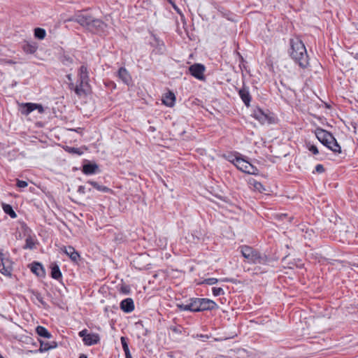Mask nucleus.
I'll use <instances>...</instances> for the list:
<instances>
[{"instance_id": "ea45409f", "label": "nucleus", "mask_w": 358, "mask_h": 358, "mask_svg": "<svg viewBox=\"0 0 358 358\" xmlns=\"http://www.w3.org/2000/svg\"><path fill=\"white\" fill-rule=\"evenodd\" d=\"M309 150L313 152L314 155H317L319 153L318 149L315 145H311L309 148Z\"/></svg>"}, {"instance_id": "ddd939ff", "label": "nucleus", "mask_w": 358, "mask_h": 358, "mask_svg": "<svg viewBox=\"0 0 358 358\" xmlns=\"http://www.w3.org/2000/svg\"><path fill=\"white\" fill-rule=\"evenodd\" d=\"M120 308L125 313H130L134 309V304L132 299L127 298L120 303Z\"/></svg>"}, {"instance_id": "9d476101", "label": "nucleus", "mask_w": 358, "mask_h": 358, "mask_svg": "<svg viewBox=\"0 0 358 358\" xmlns=\"http://www.w3.org/2000/svg\"><path fill=\"white\" fill-rule=\"evenodd\" d=\"M62 251L69 257L73 262H78L80 259L79 253L72 246H66L62 248Z\"/></svg>"}, {"instance_id": "5701e85b", "label": "nucleus", "mask_w": 358, "mask_h": 358, "mask_svg": "<svg viewBox=\"0 0 358 358\" xmlns=\"http://www.w3.org/2000/svg\"><path fill=\"white\" fill-rule=\"evenodd\" d=\"M2 208L5 213L10 215L12 218H15L17 217V214L13 210V207L10 204L2 203Z\"/></svg>"}, {"instance_id": "2eb2a0df", "label": "nucleus", "mask_w": 358, "mask_h": 358, "mask_svg": "<svg viewBox=\"0 0 358 358\" xmlns=\"http://www.w3.org/2000/svg\"><path fill=\"white\" fill-rule=\"evenodd\" d=\"M117 75L120 79L127 85H129L131 82V77L128 71L124 67H121L117 71Z\"/></svg>"}, {"instance_id": "9b49d317", "label": "nucleus", "mask_w": 358, "mask_h": 358, "mask_svg": "<svg viewBox=\"0 0 358 358\" xmlns=\"http://www.w3.org/2000/svg\"><path fill=\"white\" fill-rule=\"evenodd\" d=\"M217 308V304L213 300L208 299H201V311L213 310Z\"/></svg>"}, {"instance_id": "37998d69", "label": "nucleus", "mask_w": 358, "mask_h": 358, "mask_svg": "<svg viewBox=\"0 0 358 358\" xmlns=\"http://www.w3.org/2000/svg\"><path fill=\"white\" fill-rule=\"evenodd\" d=\"M197 336L200 337L201 338H202L203 341H205V339H208L209 338V336H208V335H203V334L198 335Z\"/></svg>"}, {"instance_id": "f03ea898", "label": "nucleus", "mask_w": 358, "mask_h": 358, "mask_svg": "<svg viewBox=\"0 0 358 358\" xmlns=\"http://www.w3.org/2000/svg\"><path fill=\"white\" fill-rule=\"evenodd\" d=\"M290 49L289 50L291 57L299 64L301 68H306L308 62V56L303 42L298 38H291L289 41Z\"/></svg>"}, {"instance_id": "473e14b6", "label": "nucleus", "mask_w": 358, "mask_h": 358, "mask_svg": "<svg viewBox=\"0 0 358 358\" xmlns=\"http://www.w3.org/2000/svg\"><path fill=\"white\" fill-rule=\"evenodd\" d=\"M177 307H178L180 310H189V311H191V308H190V305H189V303L186 304V305H184V304H182V303H178V304H177Z\"/></svg>"}, {"instance_id": "6e6552de", "label": "nucleus", "mask_w": 358, "mask_h": 358, "mask_svg": "<svg viewBox=\"0 0 358 358\" xmlns=\"http://www.w3.org/2000/svg\"><path fill=\"white\" fill-rule=\"evenodd\" d=\"M22 113L29 115L32 111L37 110L38 113L42 114L44 112L43 106L41 104L34 103H26L22 105Z\"/></svg>"}, {"instance_id": "09e8293b", "label": "nucleus", "mask_w": 358, "mask_h": 358, "mask_svg": "<svg viewBox=\"0 0 358 358\" xmlns=\"http://www.w3.org/2000/svg\"><path fill=\"white\" fill-rule=\"evenodd\" d=\"M236 157V156H235V157L229 156L228 159L230 162V160H233Z\"/></svg>"}, {"instance_id": "3c124183", "label": "nucleus", "mask_w": 358, "mask_h": 358, "mask_svg": "<svg viewBox=\"0 0 358 358\" xmlns=\"http://www.w3.org/2000/svg\"><path fill=\"white\" fill-rule=\"evenodd\" d=\"M222 281H224V282H229V281H230V280H229V279H227V278H225V279L222 280Z\"/></svg>"}, {"instance_id": "5fc2aeb1", "label": "nucleus", "mask_w": 358, "mask_h": 358, "mask_svg": "<svg viewBox=\"0 0 358 358\" xmlns=\"http://www.w3.org/2000/svg\"><path fill=\"white\" fill-rule=\"evenodd\" d=\"M169 2H171V0H167Z\"/></svg>"}, {"instance_id": "4468645a", "label": "nucleus", "mask_w": 358, "mask_h": 358, "mask_svg": "<svg viewBox=\"0 0 358 358\" xmlns=\"http://www.w3.org/2000/svg\"><path fill=\"white\" fill-rule=\"evenodd\" d=\"M82 171L86 175L94 174L99 171V166L96 163L88 162L83 164Z\"/></svg>"}, {"instance_id": "39448f33", "label": "nucleus", "mask_w": 358, "mask_h": 358, "mask_svg": "<svg viewBox=\"0 0 358 358\" xmlns=\"http://www.w3.org/2000/svg\"><path fill=\"white\" fill-rule=\"evenodd\" d=\"M242 255L251 264H264L266 256H262L258 251L253 250L251 247L244 245L241 247Z\"/></svg>"}, {"instance_id": "e433bc0d", "label": "nucleus", "mask_w": 358, "mask_h": 358, "mask_svg": "<svg viewBox=\"0 0 358 358\" xmlns=\"http://www.w3.org/2000/svg\"><path fill=\"white\" fill-rule=\"evenodd\" d=\"M28 185V183L26 181L17 180V186L20 188L26 187Z\"/></svg>"}, {"instance_id": "72a5a7b5", "label": "nucleus", "mask_w": 358, "mask_h": 358, "mask_svg": "<svg viewBox=\"0 0 358 358\" xmlns=\"http://www.w3.org/2000/svg\"><path fill=\"white\" fill-rule=\"evenodd\" d=\"M37 334L41 336L45 337V327L42 326H38L36 327Z\"/></svg>"}, {"instance_id": "de8ad7c7", "label": "nucleus", "mask_w": 358, "mask_h": 358, "mask_svg": "<svg viewBox=\"0 0 358 358\" xmlns=\"http://www.w3.org/2000/svg\"><path fill=\"white\" fill-rule=\"evenodd\" d=\"M79 358H87V355L85 354H81L79 357Z\"/></svg>"}, {"instance_id": "cd10ccee", "label": "nucleus", "mask_w": 358, "mask_h": 358, "mask_svg": "<svg viewBox=\"0 0 358 358\" xmlns=\"http://www.w3.org/2000/svg\"><path fill=\"white\" fill-rule=\"evenodd\" d=\"M212 292L214 296H220L224 294L223 289L221 287H213Z\"/></svg>"}, {"instance_id": "1a4fd4ad", "label": "nucleus", "mask_w": 358, "mask_h": 358, "mask_svg": "<svg viewBox=\"0 0 358 358\" xmlns=\"http://www.w3.org/2000/svg\"><path fill=\"white\" fill-rule=\"evenodd\" d=\"M31 271L38 277L43 276L45 273L43 266L38 262H33L28 265Z\"/></svg>"}, {"instance_id": "0eeeda50", "label": "nucleus", "mask_w": 358, "mask_h": 358, "mask_svg": "<svg viewBox=\"0 0 358 358\" xmlns=\"http://www.w3.org/2000/svg\"><path fill=\"white\" fill-rule=\"evenodd\" d=\"M189 71L191 75L194 78L201 80H203L205 79L203 75L205 71V66L203 64H194L189 66Z\"/></svg>"}, {"instance_id": "f3484780", "label": "nucleus", "mask_w": 358, "mask_h": 358, "mask_svg": "<svg viewBox=\"0 0 358 358\" xmlns=\"http://www.w3.org/2000/svg\"><path fill=\"white\" fill-rule=\"evenodd\" d=\"M100 341V337L98 334H90L83 342L86 345H92L97 344Z\"/></svg>"}, {"instance_id": "a18cd8bd", "label": "nucleus", "mask_w": 358, "mask_h": 358, "mask_svg": "<svg viewBox=\"0 0 358 358\" xmlns=\"http://www.w3.org/2000/svg\"><path fill=\"white\" fill-rule=\"evenodd\" d=\"M169 3H171L173 6V8L177 10L178 9V8L177 7V6L176 5V3L172 1L171 0V2H169Z\"/></svg>"}, {"instance_id": "58836bf2", "label": "nucleus", "mask_w": 358, "mask_h": 358, "mask_svg": "<svg viewBox=\"0 0 358 358\" xmlns=\"http://www.w3.org/2000/svg\"><path fill=\"white\" fill-rule=\"evenodd\" d=\"M315 171L317 173H323L324 171V168L323 165L317 164L315 166Z\"/></svg>"}, {"instance_id": "aec40b11", "label": "nucleus", "mask_w": 358, "mask_h": 358, "mask_svg": "<svg viewBox=\"0 0 358 358\" xmlns=\"http://www.w3.org/2000/svg\"><path fill=\"white\" fill-rule=\"evenodd\" d=\"M176 96L173 92H169L166 94L165 96L162 99V102L164 105L171 107L174 105Z\"/></svg>"}, {"instance_id": "f704fd0d", "label": "nucleus", "mask_w": 358, "mask_h": 358, "mask_svg": "<svg viewBox=\"0 0 358 358\" xmlns=\"http://www.w3.org/2000/svg\"><path fill=\"white\" fill-rule=\"evenodd\" d=\"M90 334L88 333V331L87 329H85L82 331H80L79 333H78V335L80 337L83 338V339H85L87 336L89 335Z\"/></svg>"}, {"instance_id": "603ef678", "label": "nucleus", "mask_w": 358, "mask_h": 358, "mask_svg": "<svg viewBox=\"0 0 358 358\" xmlns=\"http://www.w3.org/2000/svg\"><path fill=\"white\" fill-rule=\"evenodd\" d=\"M292 219H293V217H290L289 218V222H291Z\"/></svg>"}, {"instance_id": "412c9836", "label": "nucleus", "mask_w": 358, "mask_h": 358, "mask_svg": "<svg viewBox=\"0 0 358 358\" xmlns=\"http://www.w3.org/2000/svg\"><path fill=\"white\" fill-rule=\"evenodd\" d=\"M191 311L199 312L201 311V298H194L190 299Z\"/></svg>"}, {"instance_id": "c9c22d12", "label": "nucleus", "mask_w": 358, "mask_h": 358, "mask_svg": "<svg viewBox=\"0 0 358 358\" xmlns=\"http://www.w3.org/2000/svg\"><path fill=\"white\" fill-rule=\"evenodd\" d=\"M57 346V344L56 342L53 341L52 343H49L48 342H46V348H45V350L46 351L50 350V349H53V348H55Z\"/></svg>"}, {"instance_id": "c03bdc74", "label": "nucleus", "mask_w": 358, "mask_h": 358, "mask_svg": "<svg viewBox=\"0 0 358 358\" xmlns=\"http://www.w3.org/2000/svg\"><path fill=\"white\" fill-rule=\"evenodd\" d=\"M124 354L126 358H132L129 350L124 352Z\"/></svg>"}, {"instance_id": "dca6fc26", "label": "nucleus", "mask_w": 358, "mask_h": 358, "mask_svg": "<svg viewBox=\"0 0 358 358\" xmlns=\"http://www.w3.org/2000/svg\"><path fill=\"white\" fill-rule=\"evenodd\" d=\"M238 94L245 106H249L251 101V96L248 90L243 87L238 91Z\"/></svg>"}, {"instance_id": "a211bd4d", "label": "nucleus", "mask_w": 358, "mask_h": 358, "mask_svg": "<svg viewBox=\"0 0 358 358\" xmlns=\"http://www.w3.org/2000/svg\"><path fill=\"white\" fill-rule=\"evenodd\" d=\"M253 117L262 124L265 123L268 119V115L260 108L254 111Z\"/></svg>"}, {"instance_id": "f8f14e48", "label": "nucleus", "mask_w": 358, "mask_h": 358, "mask_svg": "<svg viewBox=\"0 0 358 358\" xmlns=\"http://www.w3.org/2000/svg\"><path fill=\"white\" fill-rule=\"evenodd\" d=\"M50 275L52 278L59 280L62 278V274L60 271L59 265L55 263L52 262L50 264Z\"/></svg>"}, {"instance_id": "a19ab883", "label": "nucleus", "mask_w": 358, "mask_h": 358, "mask_svg": "<svg viewBox=\"0 0 358 358\" xmlns=\"http://www.w3.org/2000/svg\"><path fill=\"white\" fill-rule=\"evenodd\" d=\"M287 215L285 214V213H280V214H276L275 215V217L278 220H284L285 217H287Z\"/></svg>"}, {"instance_id": "f257e3e1", "label": "nucleus", "mask_w": 358, "mask_h": 358, "mask_svg": "<svg viewBox=\"0 0 358 358\" xmlns=\"http://www.w3.org/2000/svg\"><path fill=\"white\" fill-rule=\"evenodd\" d=\"M69 22H76L90 31L99 34L104 32L107 27V24L101 20L81 12L76 13L73 17L64 20L65 23Z\"/></svg>"}, {"instance_id": "c756f323", "label": "nucleus", "mask_w": 358, "mask_h": 358, "mask_svg": "<svg viewBox=\"0 0 358 358\" xmlns=\"http://www.w3.org/2000/svg\"><path fill=\"white\" fill-rule=\"evenodd\" d=\"M217 282H218V280L217 278H210L205 279L203 281V283L211 285H214V284L217 283Z\"/></svg>"}, {"instance_id": "79ce46f5", "label": "nucleus", "mask_w": 358, "mask_h": 358, "mask_svg": "<svg viewBox=\"0 0 358 358\" xmlns=\"http://www.w3.org/2000/svg\"><path fill=\"white\" fill-rule=\"evenodd\" d=\"M78 192L80 194H85V187L84 186H79L78 189Z\"/></svg>"}, {"instance_id": "7c9ffc66", "label": "nucleus", "mask_w": 358, "mask_h": 358, "mask_svg": "<svg viewBox=\"0 0 358 358\" xmlns=\"http://www.w3.org/2000/svg\"><path fill=\"white\" fill-rule=\"evenodd\" d=\"M0 272L4 275L10 276L11 275L10 270L9 268L6 267L4 265H3V267L0 268Z\"/></svg>"}, {"instance_id": "393cba45", "label": "nucleus", "mask_w": 358, "mask_h": 358, "mask_svg": "<svg viewBox=\"0 0 358 358\" xmlns=\"http://www.w3.org/2000/svg\"><path fill=\"white\" fill-rule=\"evenodd\" d=\"M34 36L38 39L45 38V29L42 28H36L34 29Z\"/></svg>"}, {"instance_id": "423d86ee", "label": "nucleus", "mask_w": 358, "mask_h": 358, "mask_svg": "<svg viewBox=\"0 0 358 358\" xmlns=\"http://www.w3.org/2000/svg\"><path fill=\"white\" fill-rule=\"evenodd\" d=\"M239 170L242 171L244 173L248 174L256 175L258 173V169L257 167L254 166L248 161L241 158L239 157H236L233 160H230Z\"/></svg>"}, {"instance_id": "6e6d98bb", "label": "nucleus", "mask_w": 358, "mask_h": 358, "mask_svg": "<svg viewBox=\"0 0 358 358\" xmlns=\"http://www.w3.org/2000/svg\"><path fill=\"white\" fill-rule=\"evenodd\" d=\"M0 358H3V357L1 356Z\"/></svg>"}, {"instance_id": "4be33fe9", "label": "nucleus", "mask_w": 358, "mask_h": 358, "mask_svg": "<svg viewBox=\"0 0 358 358\" xmlns=\"http://www.w3.org/2000/svg\"><path fill=\"white\" fill-rule=\"evenodd\" d=\"M31 300L34 301V303L38 305L44 304L43 297L42 294L37 291H32Z\"/></svg>"}, {"instance_id": "6ab92c4d", "label": "nucleus", "mask_w": 358, "mask_h": 358, "mask_svg": "<svg viewBox=\"0 0 358 358\" xmlns=\"http://www.w3.org/2000/svg\"><path fill=\"white\" fill-rule=\"evenodd\" d=\"M38 48L37 43L33 41H25L22 45L23 50L27 53H34Z\"/></svg>"}, {"instance_id": "864d4df0", "label": "nucleus", "mask_w": 358, "mask_h": 358, "mask_svg": "<svg viewBox=\"0 0 358 358\" xmlns=\"http://www.w3.org/2000/svg\"><path fill=\"white\" fill-rule=\"evenodd\" d=\"M179 14H180L179 8L176 10Z\"/></svg>"}, {"instance_id": "20e7f679", "label": "nucleus", "mask_w": 358, "mask_h": 358, "mask_svg": "<svg viewBox=\"0 0 358 358\" xmlns=\"http://www.w3.org/2000/svg\"><path fill=\"white\" fill-rule=\"evenodd\" d=\"M89 73L87 68L85 65H82L79 69V85L75 87V92L79 95L86 94L89 88Z\"/></svg>"}, {"instance_id": "a878e982", "label": "nucleus", "mask_w": 358, "mask_h": 358, "mask_svg": "<svg viewBox=\"0 0 358 358\" xmlns=\"http://www.w3.org/2000/svg\"><path fill=\"white\" fill-rule=\"evenodd\" d=\"M64 150L71 154H76L78 155H81L83 154V152L79 148H77L66 146L64 148Z\"/></svg>"}, {"instance_id": "49530a36", "label": "nucleus", "mask_w": 358, "mask_h": 358, "mask_svg": "<svg viewBox=\"0 0 358 358\" xmlns=\"http://www.w3.org/2000/svg\"><path fill=\"white\" fill-rule=\"evenodd\" d=\"M52 337L50 333L46 330V338H50Z\"/></svg>"}, {"instance_id": "bb28decb", "label": "nucleus", "mask_w": 358, "mask_h": 358, "mask_svg": "<svg viewBox=\"0 0 358 358\" xmlns=\"http://www.w3.org/2000/svg\"><path fill=\"white\" fill-rule=\"evenodd\" d=\"M35 243L33 238L30 236L26 238V243L23 246L24 249H33L34 248Z\"/></svg>"}, {"instance_id": "c85d7f7f", "label": "nucleus", "mask_w": 358, "mask_h": 358, "mask_svg": "<svg viewBox=\"0 0 358 358\" xmlns=\"http://www.w3.org/2000/svg\"><path fill=\"white\" fill-rule=\"evenodd\" d=\"M127 340V338H125L124 336H122L120 338V341H121V343H122L124 352L129 350Z\"/></svg>"}, {"instance_id": "4c0bfd02", "label": "nucleus", "mask_w": 358, "mask_h": 358, "mask_svg": "<svg viewBox=\"0 0 358 358\" xmlns=\"http://www.w3.org/2000/svg\"><path fill=\"white\" fill-rule=\"evenodd\" d=\"M40 342V348L38 350H30L29 352H36L38 351L41 352H43L44 350H45V348H43V342L42 341H39Z\"/></svg>"}, {"instance_id": "7ed1b4c3", "label": "nucleus", "mask_w": 358, "mask_h": 358, "mask_svg": "<svg viewBox=\"0 0 358 358\" xmlns=\"http://www.w3.org/2000/svg\"><path fill=\"white\" fill-rule=\"evenodd\" d=\"M315 135L317 138L329 149L332 150L335 153H341V146L337 143V141L334 136L329 131L322 129H317L315 131Z\"/></svg>"}, {"instance_id": "8fccbe9b", "label": "nucleus", "mask_w": 358, "mask_h": 358, "mask_svg": "<svg viewBox=\"0 0 358 358\" xmlns=\"http://www.w3.org/2000/svg\"><path fill=\"white\" fill-rule=\"evenodd\" d=\"M3 253L1 252H0V259L2 261L3 260Z\"/></svg>"}, {"instance_id": "2f4dec72", "label": "nucleus", "mask_w": 358, "mask_h": 358, "mask_svg": "<svg viewBox=\"0 0 358 358\" xmlns=\"http://www.w3.org/2000/svg\"><path fill=\"white\" fill-rule=\"evenodd\" d=\"M254 187L256 190H257L259 192H262L264 190H265L264 186L259 182H255Z\"/></svg>"}, {"instance_id": "b1692460", "label": "nucleus", "mask_w": 358, "mask_h": 358, "mask_svg": "<svg viewBox=\"0 0 358 358\" xmlns=\"http://www.w3.org/2000/svg\"><path fill=\"white\" fill-rule=\"evenodd\" d=\"M87 183L90 184L98 191L103 192H108L110 191V189L108 187H107L106 186L100 185L99 183H97L95 181L89 180L87 182Z\"/></svg>"}]
</instances>
